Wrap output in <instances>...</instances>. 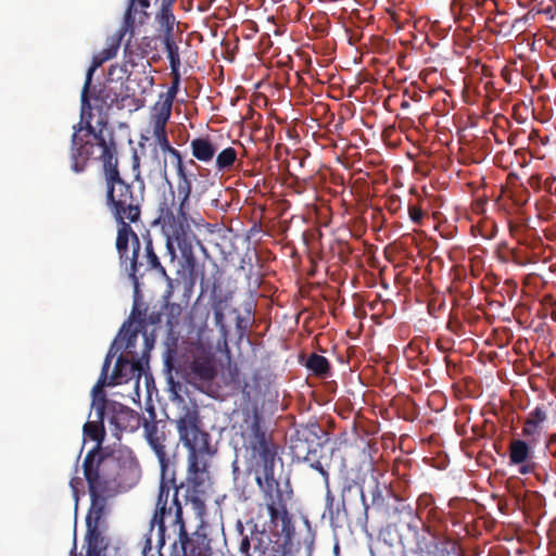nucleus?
I'll list each match as a JSON object with an SVG mask.
<instances>
[{
  "label": "nucleus",
  "mask_w": 556,
  "mask_h": 556,
  "mask_svg": "<svg viewBox=\"0 0 556 556\" xmlns=\"http://www.w3.org/2000/svg\"><path fill=\"white\" fill-rule=\"evenodd\" d=\"M306 367L315 376L320 378H326L331 375V368L328 359L325 356L316 353H313L308 356L306 361Z\"/></svg>",
  "instance_id": "nucleus-31"
},
{
  "label": "nucleus",
  "mask_w": 556,
  "mask_h": 556,
  "mask_svg": "<svg viewBox=\"0 0 556 556\" xmlns=\"http://www.w3.org/2000/svg\"><path fill=\"white\" fill-rule=\"evenodd\" d=\"M408 214H409V218L415 223V224H418L420 225L422 219H424V211L416 206V205H410L408 207Z\"/></svg>",
  "instance_id": "nucleus-42"
},
{
  "label": "nucleus",
  "mask_w": 556,
  "mask_h": 556,
  "mask_svg": "<svg viewBox=\"0 0 556 556\" xmlns=\"http://www.w3.org/2000/svg\"><path fill=\"white\" fill-rule=\"evenodd\" d=\"M374 485L370 491L371 507L379 514L386 517H391L396 513L405 514L408 518L406 522L408 533L401 534L400 540L406 556H435L429 549V544L426 542L422 533L419 531V520L413 515V509L409 505L404 503L393 493V491L386 484H380L376 480L372 481Z\"/></svg>",
  "instance_id": "nucleus-4"
},
{
  "label": "nucleus",
  "mask_w": 556,
  "mask_h": 556,
  "mask_svg": "<svg viewBox=\"0 0 556 556\" xmlns=\"http://www.w3.org/2000/svg\"><path fill=\"white\" fill-rule=\"evenodd\" d=\"M223 301L217 300L213 303L214 318L217 327L224 328L225 314L222 306Z\"/></svg>",
  "instance_id": "nucleus-39"
},
{
  "label": "nucleus",
  "mask_w": 556,
  "mask_h": 556,
  "mask_svg": "<svg viewBox=\"0 0 556 556\" xmlns=\"http://www.w3.org/2000/svg\"><path fill=\"white\" fill-rule=\"evenodd\" d=\"M150 350L146 348L141 358L136 361H129L123 355H119L116 359L113 372L110 377L109 384H122L129 380L136 379L139 381L141 376L144 374V365L148 364V353Z\"/></svg>",
  "instance_id": "nucleus-17"
},
{
  "label": "nucleus",
  "mask_w": 556,
  "mask_h": 556,
  "mask_svg": "<svg viewBox=\"0 0 556 556\" xmlns=\"http://www.w3.org/2000/svg\"><path fill=\"white\" fill-rule=\"evenodd\" d=\"M189 163H190L191 165H195V162H194V160H192V159L189 161Z\"/></svg>",
  "instance_id": "nucleus-57"
},
{
  "label": "nucleus",
  "mask_w": 556,
  "mask_h": 556,
  "mask_svg": "<svg viewBox=\"0 0 556 556\" xmlns=\"http://www.w3.org/2000/svg\"><path fill=\"white\" fill-rule=\"evenodd\" d=\"M237 151L232 147L222 150L216 155L215 167L218 172H230L237 161Z\"/></svg>",
  "instance_id": "nucleus-33"
},
{
  "label": "nucleus",
  "mask_w": 556,
  "mask_h": 556,
  "mask_svg": "<svg viewBox=\"0 0 556 556\" xmlns=\"http://www.w3.org/2000/svg\"><path fill=\"white\" fill-rule=\"evenodd\" d=\"M180 441L189 452H213L210 444V434L198 426V410L195 407L187 408L177 420Z\"/></svg>",
  "instance_id": "nucleus-11"
},
{
  "label": "nucleus",
  "mask_w": 556,
  "mask_h": 556,
  "mask_svg": "<svg viewBox=\"0 0 556 556\" xmlns=\"http://www.w3.org/2000/svg\"><path fill=\"white\" fill-rule=\"evenodd\" d=\"M437 455L440 458V463L439 464L434 463V457H431V460H432L431 466H433L438 469H444L447 465V460H446L447 454H437Z\"/></svg>",
  "instance_id": "nucleus-48"
},
{
  "label": "nucleus",
  "mask_w": 556,
  "mask_h": 556,
  "mask_svg": "<svg viewBox=\"0 0 556 556\" xmlns=\"http://www.w3.org/2000/svg\"><path fill=\"white\" fill-rule=\"evenodd\" d=\"M104 435L105 430L102 422L87 421L83 428V446L80 452H84L89 443L92 444L88 447L87 452H105L102 448Z\"/></svg>",
  "instance_id": "nucleus-23"
},
{
  "label": "nucleus",
  "mask_w": 556,
  "mask_h": 556,
  "mask_svg": "<svg viewBox=\"0 0 556 556\" xmlns=\"http://www.w3.org/2000/svg\"><path fill=\"white\" fill-rule=\"evenodd\" d=\"M80 456H81V453H78L77 462L79 460Z\"/></svg>",
  "instance_id": "nucleus-62"
},
{
  "label": "nucleus",
  "mask_w": 556,
  "mask_h": 556,
  "mask_svg": "<svg viewBox=\"0 0 556 556\" xmlns=\"http://www.w3.org/2000/svg\"><path fill=\"white\" fill-rule=\"evenodd\" d=\"M192 503L199 511H202L205 508L204 503L198 497H193Z\"/></svg>",
  "instance_id": "nucleus-49"
},
{
  "label": "nucleus",
  "mask_w": 556,
  "mask_h": 556,
  "mask_svg": "<svg viewBox=\"0 0 556 556\" xmlns=\"http://www.w3.org/2000/svg\"><path fill=\"white\" fill-rule=\"evenodd\" d=\"M166 181L168 191L164 192L159 201L156 223L161 225L166 237V254L169 262L175 263L177 248L193 274L195 269L192 244L194 235L189 224L192 178L177 180L176 189L168 179Z\"/></svg>",
  "instance_id": "nucleus-1"
},
{
  "label": "nucleus",
  "mask_w": 556,
  "mask_h": 556,
  "mask_svg": "<svg viewBox=\"0 0 556 556\" xmlns=\"http://www.w3.org/2000/svg\"><path fill=\"white\" fill-rule=\"evenodd\" d=\"M160 34H161L162 42H163L164 46L176 42V40H175V29L160 31Z\"/></svg>",
  "instance_id": "nucleus-44"
},
{
  "label": "nucleus",
  "mask_w": 556,
  "mask_h": 556,
  "mask_svg": "<svg viewBox=\"0 0 556 556\" xmlns=\"http://www.w3.org/2000/svg\"><path fill=\"white\" fill-rule=\"evenodd\" d=\"M149 7L150 0H129L124 14L123 26L118 31V41H122L124 36L127 34H130V37H134L136 28L147 24L150 18V14L147 11ZM118 46L119 42L104 50V60L114 58Z\"/></svg>",
  "instance_id": "nucleus-15"
},
{
  "label": "nucleus",
  "mask_w": 556,
  "mask_h": 556,
  "mask_svg": "<svg viewBox=\"0 0 556 556\" xmlns=\"http://www.w3.org/2000/svg\"><path fill=\"white\" fill-rule=\"evenodd\" d=\"M160 556H163V555L161 554ZM170 556H180V555L178 554V552H175V554L170 555Z\"/></svg>",
  "instance_id": "nucleus-58"
},
{
  "label": "nucleus",
  "mask_w": 556,
  "mask_h": 556,
  "mask_svg": "<svg viewBox=\"0 0 556 556\" xmlns=\"http://www.w3.org/2000/svg\"><path fill=\"white\" fill-rule=\"evenodd\" d=\"M508 465L517 467V471L521 475L534 472L536 464L532 462L531 454H508Z\"/></svg>",
  "instance_id": "nucleus-32"
},
{
  "label": "nucleus",
  "mask_w": 556,
  "mask_h": 556,
  "mask_svg": "<svg viewBox=\"0 0 556 556\" xmlns=\"http://www.w3.org/2000/svg\"><path fill=\"white\" fill-rule=\"evenodd\" d=\"M83 467L89 493L100 494L114 479L118 463L114 454H87Z\"/></svg>",
  "instance_id": "nucleus-8"
},
{
  "label": "nucleus",
  "mask_w": 556,
  "mask_h": 556,
  "mask_svg": "<svg viewBox=\"0 0 556 556\" xmlns=\"http://www.w3.org/2000/svg\"><path fill=\"white\" fill-rule=\"evenodd\" d=\"M169 117L170 116L155 114V113H152V116H151L153 137H154L155 142L159 146L161 152L164 155H166V153L174 148L168 140L167 131H166V124H167Z\"/></svg>",
  "instance_id": "nucleus-26"
},
{
  "label": "nucleus",
  "mask_w": 556,
  "mask_h": 556,
  "mask_svg": "<svg viewBox=\"0 0 556 556\" xmlns=\"http://www.w3.org/2000/svg\"><path fill=\"white\" fill-rule=\"evenodd\" d=\"M217 288H218V286L216 283H214V286H213V292L214 293L216 292Z\"/></svg>",
  "instance_id": "nucleus-56"
},
{
  "label": "nucleus",
  "mask_w": 556,
  "mask_h": 556,
  "mask_svg": "<svg viewBox=\"0 0 556 556\" xmlns=\"http://www.w3.org/2000/svg\"><path fill=\"white\" fill-rule=\"evenodd\" d=\"M362 500H363V503H364V505H365V508H366V509H368V508H369V506H368V505L366 504V502H365V495H364V493H363V492H362Z\"/></svg>",
  "instance_id": "nucleus-53"
},
{
  "label": "nucleus",
  "mask_w": 556,
  "mask_h": 556,
  "mask_svg": "<svg viewBox=\"0 0 556 556\" xmlns=\"http://www.w3.org/2000/svg\"><path fill=\"white\" fill-rule=\"evenodd\" d=\"M165 426H162L161 428L156 422H148L144 424V433L146 438L150 444V446L154 450V452H164L166 448L165 445V432H164Z\"/></svg>",
  "instance_id": "nucleus-28"
},
{
  "label": "nucleus",
  "mask_w": 556,
  "mask_h": 556,
  "mask_svg": "<svg viewBox=\"0 0 556 556\" xmlns=\"http://www.w3.org/2000/svg\"><path fill=\"white\" fill-rule=\"evenodd\" d=\"M114 222L117 225L115 245L119 254V258L122 262L129 261V242H131L132 250H135L137 245H140L139 238L131 227L132 224H137L138 222H130L127 219H114Z\"/></svg>",
  "instance_id": "nucleus-19"
},
{
  "label": "nucleus",
  "mask_w": 556,
  "mask_h": 556,
  "mask_svg": "<svg viewBox=\"0 0 556 556\" xmlns=\"http://www.w3.org/2000/svg\"><path fill=\"white\" fill-rule=\"evenodd\" d=\"M98 124H100L101 126H106L108 123H106V121L100 119L98 122Z\"/></svg>",
  "instance_id": "nucleus-54"
},
{
  "label": "nucleus",
  "mask_w": 556,
  "mask_h": 556,
  "mask_svg": "<svg viewBox=\"0 0 556 556\" xmlns=\"http://www.w3.org/2000/svg\"><path fill=\"white\" fill-rule=\"evenodd\" d=\"M70 486L73 490L74 495L77 497L79 488L83 486V480L79 477H74L70 481Z\"/></svg>",
  "instance_id": "nucleus-47"
},
{
  "label": "nucleus",
  "mask_w": 556,
  "mask_h": 556,
  "mask_svg": "<svg viewBox=\"0 0 556 556\" xmlns=\"http://www.w3.org/2000/svg\"><path fill=\"white\" fill-rule=\"evenodd\" d=\"M328 433L317 424H312L296 431V444L291 445L293 452H317L328 443Z\"/></svg>",
  "instance_id": "nucleus-18"
},
{
  "label": "nucleus",
  "mask_w": 556,
  "mask_h": 556,
  "mask_svg": "<svg viewBox=\"0 0 556 556\" xmlns=\"http://www.w3.org/2000/svg\"><path fill=\"white\" fill-rule=\"evenodd\" d=\"M439 556H467L458 542L444 540L438 546Z\"/></svg>",
  "instance_id": "nucleus-35"
},
{
  "label": "nucleus",
  "mask_w": 556,
  "mask_h": 556,
  "mask_svg": "<svg viewBox=\"0 0 556 556\" xmlns=\"http://www.w3.org/2000/svg\"><path fill=\"white\" fill-rule=\"evenodd\" d=\"M116 344H117V340H114V342L112 343L105 358H104V362H103V365H102V369H101V375L99 377V380L98 382L96 383V386L92 388V393L96 395L98 392H102L103 388L105 386H110L109 382H110V378L108 377V374H109V369L111 367V363H112V359L113 357L115 356L118 348H116Z\"/></svg>",
  "instance_id": "nucleus-30"
},
{
  "label": "nucleus",
  "mask_w": 556,
  "mask_h": 556,
  "mask_svg": "<svg viewBox=\"0 0 556 556\" xmlns=\"http://www.w3.org/2000/svg\"><path fill=\"white\" fill-rule=\"evenodd\" d=\"M140 262H141L142 264H144V258H143V257H140Z\"/></svg>",
  "instance_id": "nucleus-60"
},
{
  "label": "nucleus",
  "mask_w": 556,
  "mask_h": 556,
  "mask_svg": "<svg viewBox=\"0 0 556 556\" xmlns=\"http://www.w3.org/2000/svg\"><path fill=\"white\" fill-rule=\"evenodd\" d=\"M175 1L176 0H163V5H161V9L155 16L159 24V31L175 29L176 17L172 11V5Z\"/></svg>",
  "instance_id": "nucleus-29"
},
{
  "label": "nucleus",
  "mask_w": 556,
  "mask_h": 556,
  "mask_svg": "<svg viewBox=\"0 0 556 556\" xmlns=\"http://www.w3.org/2000/svg\"><path fill=\"white\" fill-rule=\"evenodd\" d=\"M534 442H530L523 438V440H515L511 443L509 452H529L530 446H535Z\"/></svg>",
  "instance_id": "nucleus-41"
},
{
  "label": "nucleus",
  "mask_w": 556,
  "mask_h": 556,
  "mask_svg": "<svg viewBox=\"0 0 556 556\" xmlns=\"http://www.w3.org/2000/svg\"><path fill=\"white\" fill-rule=\"evenodd\" d=\"M68 556H77V544H76V539H74V542H73V547L70 552V555Z\"/></svg>",
  "instance_id": "nucleus-51"
},
{
  "label": "nucleus",
  "mask_w": 556,
  "mask_h": 556,
  "mask_svg": "<svg viewBox=\"0 0 556 556\" xmlns=\"http://www.w3.org/2000/svg\"><path fill=\"white\" fill-rule=\"evenodd\" d=\"M91 505L86 516L87 530L108 529L105 519L106 498L99 493L90 494Z\"/></svg>",
  "instance_id": "nucleus-21"
},
{
  "label": "nucleus",
  "mask_w": 556,
  "mask_h": 556,
  "mask_svg": "<svg viewBox=\"0 0 556 556\" xmlns=\"http://www.w3.org/2000/svg\"><path fill=\"white\" fill-rule=\"evenodd\" d=\"M241 320H242V319H241V317L239 316V317L237 318V326H238V327H240V323H241Z\"/></svg>",
  "instance_id": "nucleus-55"
},
{
  "label": "nucleus",
  "mask_w": 556,
  "mask_h": 556,
  "mask_svg": "<svg viewBox=\"0 0 556 556\" xmlns=\"http://www.w3.org/2000/svg\"><path fill=\"white\" fill-rule=\"evenodd\" d=\"M333 497L330 496V493L327 494V506L332 507Z\"/></svg>",
  "instance_id": "nucleus-52"
},
{
  "label": "nucleus",
  "mask_w": 556,
  "mask_h": 556,
  "mask_svg": "<svg viewBox=\"0 0 556 556\" xmlns=\"http://www.w3.org/2000/svg\"><path fill=\"white\" fill-rule=\"evenodd\" d=\"M552 318L556 321V315L555 314L552 315Z\"/></svg>",
  "instance_id": "nucleus-61"
},
{
  "label": "nucleus",
  "mask_w": 556,
  "mask_h": 556,
  "mask_svg": "<svg viewBox=\"0 0 556 556\" xmlns=\"http://www.w3.org/2000/svg\"><path fill=\"white\" fill-rule=\"evenodd\" d=\"M236 529L240 535L239 552L244 556H268L271 549V540L264 528L253 519L244 525L238 520Z\"/></svg>",
  "instance_id": "nucleus-10"
},
{
  "label": "nucleus",
  "mask_w": 556,
  "mask_h": 556,
  "mask_svg": "<svg viewBox=\"0 0 556 556\" xmlns=\"http://www.w3.org/2000/svg\"><path fill=\"white\" fill-rule=\"evenodd\" d=\"M130 100L128 94H123L122 91H117L116 86L112 84L104 85L93 97L94 106L102 111L104 109H111L116 106L117 109H124L126 102Z\"/></svg>",
  "instance_id": "nucleus-20"
},
{
  "label": "nucleus",
  "mask_w": 556,
  "mask_h": 556,
  "mask_svg": "<svg viewBox=\"0 0 556 556\" xmlns=\"http://www.w3.org/2000/svg\"><path fill=\"white\" fill-rule=\"evenodd\" d=\"M127 270L135 289H138L139 278H142L149 270H155L169 282V286L172 285V278L166 274L159 256L155 254L151 239L146 241L143 251L140 245H137L136 249L131 251Z\"/></svg>",
  "instance_id": "nucleus-12"
},
{
  "label": "nucleus",
  "mask_w": 556,
  "mask_h": 556,
  "mask_svg": "<svg viewBox=\"0 0 556 556\" xmlns=\"http://www.w3.org/2000/svg\"><path fill=\"white\" fill-rule=\"evenodd\" d=\"M161 466V481L159 495L155 504V511L151 519V531L157 526L159 546L165 544V525L164 519L168 515H175L174 500H178V489L175 483V473L169 472L167 457L168 454H156ZM179 503V501H177Z\"/></svg>",
  "instance_id": "nucleus-5"
},
{
  "label": "nucleus",
  "mask_w": 556,
  "mask_h": 556,
  "mask_svg": "<svg viewBox=\"0 0 556 556\" xmlns=\"http://www.w3.org/2000/svg\"><path fill=\"white\" fill-rule=\"evenodd\" d=\"M174 527L177 529V540L173 543L174 552H177V547L179 546L181 549L180 556H212L211 540L207 538L206 533L197 530L192 534H189L182 519L181 505L176 498L174 500Z\"/></svg>",
  "instance_id": "nucleus-9"
},
{
  "label": "nucleus",
  "mask_w": 556,
  "mask_h": 556,
  "mask_svg": "<svg viewBox=\"0 0 556 556\" xmlns=\"http://www.w3.org/2000/svg\"><path fill=\"white\" fill-rule=\"evenodd\" d=\"M197 353L192 351V359H175L176 351L168 349L165 356V365L168 369H175L189 382H211L217 376L216 366L213 357L204 351L195 349Z\"/></svg>",
  "instance_id": "nucleus-7"
},
{
  "label": "nucleus",
  "mask_w": 556,
  "mask_h": 556,
  "mask_svg": "<svg viewBox=\"0 0 556 556\" xmlns=\"http://www.w3.org/2000/svg\"><path fill=\"white\" fill-rule=\"evenodd\" d=\"M200 286H201V291H202V292H203L205 289H207V285H206V282H205V277H204V274H203V273L201 274Z\"/></svg>",
  "instance_id": "nucleus-50"
},
{
  "label": "nucleus",
  "mask_w": 556,
  "mask_h": 556,
  "mask_svg": "<svg viewBox=\"0 0 556 556\" xmlns=\"http://www.w3.org/2000/svg\"><path fill=\"white\" fill-rule=\"evenodd\" d=\"M166 154L169 155L170 163L174 165V167L184 163L181 153L176 148H173Z\"/></svg>",
  "instance_id": "nucleus-43"
},
{
  "label": "nucleus",
  "mask_w": 556,
  "mask_h": 556,
  "mask_svg": "<svg viewBox=\"0 0 556 556\" xmlns=\"http://www.w3.org/2000/svg\"><path fill=\"white\" fill-rule=\"evenodd\" d=\"M282 538V542H275V544L271 546L270 553L268 556H287V546L291 545L292 541L290 543L285 542V536Z\"/></svg>",
  "instance_id": "nucleus-40"
},
{
  "label": "nucleus",
  "mask_w": 556,
  "mask_h": 556,
  "mask_svg": "<svg viewBox=\"0 0 556 556\" xmlns=\"http://www.w3.org/2000/svg\"><path fill=\"white\" fill-rule=\"evenodd\" d=\"M147 324L157 325L162 321V312H151L146 316Z\"/></svg>",
  "instance_id": "nucleus-46"
},
{
  "label": "nucleus",
  "mask_w": 556,
  "mask_h": 556,
  "mask_svg": "<svg viewBox=\"0 0 556 556\" xmlns=\"http://www.w3.org/2000/svg\"><path fill=\"white\" fill-rule=\"evenodd\" d=\"M147 313L138 307V305H134L130 316L127 321H125L119 330V337L122 340H125V350L130 352L131 349L136 346V341L138 338V333L143 332L146 348L150 350L153 346L154 340L149 339L147 336Z\"/></svg>",
  "instance_id": "nucleus-16"
},
{
  "label": "nucleus",
  "mask_w": 556,
  "mask_h": 556,
  "mask_svg": "<svg viewBox=\"0 0 556 556\" xmlns=\"http://www.w3.org/2000/svg\"><path fill=\"white\" fill-rule=\"evenodd\" d=\"M134 37H128L125 47L124 52L129 58L137 56L140 59L146 58L151 51L156 49V40L154 37L151 36H144L141 38L139 42L135 41L132 42L131 39Z\"/></svg>",
  "instance_id": "nucleus-27"
},
{
  "label": "nucleus",
  "mask_w": 556,
  "mask_h": 556,
  "mask_svg": "<svg viewBox=\"0 0 556 556\" xmlns=\"http://www.w3.org/2000/svg\"><path fill=\"white\" fill-rule=\"evenodd\" d=\"M260 488L263 490L266 498V506L270 517V523L279 536H285V542L290 543L294 535V526L292 517L286 506V495L280 489V483L276 479L262 481Z\"/></svg>",
  "instance_id": "nucleus-6"
},
{
  "label": "nucleus",
  "mask_w": 556,
  "mask_h": 556,
  "mask_svg": "<svg viewBox=\"0 0 556 556\" xmlns=\"http://www.w3.org/2000/svg\"><path fill=\"white\" fill-rule=\"evenodd\" d=\"M278 454H236L232 460V471L236 476L255 473L258 485L262 481L274 477V466Z\"/></svg>",
  "instance_id": "nucleus-13"
},
{
  "label": "nucleus",
  "mask_w": 556,
  "mask_h": 556,
  "mask_svg": "<svg viewBox=\"0 0 556 556\" xmlns=\"http://www.w3.org/2000/svg\"><path fill=\"white\" fill-rule=\"evenodd\" d=\"M96 67L97 64L90 66L87 71L80 96L81 121L77 126H74L75 131L72 136L71 167L75 173L84 172L90 159L100 160L102 162V174L105 172L108 161H111L112 164H114V162L115 164L118 163L116 143L113 139V135L110 134V139L108 140L102 128L97 131L91 125L92 106L90 103L89 89Z\"/></svg>",
  "instance_id": "nucleus-2"
},
{
  "label": "nucleus",
  "mask_w": 556,
  "mask_h": 556,
  "mask_svg": "<svg viewBox=\"0 0 556 556\" xmlns=\"http://www.w3.org/2000/svg\"><path fill=\"white\" fill-rule=\"evenodd\" d=\"M262 416L254 412L251 424L231 440L235 452H270V440L262 428Z\"/></svg>",
  "instance_id": "nucleus-14"
},
{
  "label": "nucleus",
  "mask_w": 556,
  "mask_h": 556,
  "mask_svg": "<svg viewBox=\"0 0 556 556\" xmlns=\"http://www.w3.org/2000/svg\"><path fill=\"white\" fill-rule=\"evenodd\" d=\"M316 454H306L304 459L306 462L311 463V467L315 470H318L326 479L328 477L327 469L325 467L329 466V463L326 462L327 459H330L331 454H321V459L315 460Z\"/></svg>",
  "instance_id": "nucleus-36"
},
{
  "label": "nucleus",
  "mask_w": 556,
  "mask_h": 556,
  "mask_svg": "<svg viewBox=\"0 0 556 556\" xmlns=\"http://www.w3.org/2000/svg\"><path fill=\"white\" fill-rule=\"evenodd\" d=\"M102 174L105 207L113 219L140 222L146 195V182L140 176V159L135 152L132 156V181H127L121 175L118 163L106 162Z\"/></svg>",
  "instance_id": "nucleus-3"
},
{
  "label": "nucleus",
  "mask_w": 556,
  "mask_h": 556,
  "mask_svg": "<svg viewBox=\"0 0 556 556\" xmlns=\"http://www.w3.org/2000/svg\"><path fill=\"white\" fill-rule=\"evenodd\" d=\"M172 76V85L167 89L166 92H162L159 96L156 103L152 109V113L162 114L170 116L173 102L178 93L179 84H180V73L179 68H175V71H170Z\"/></svg>",
  "instance_id": "nucleus-22"
},
{
  "label": "nucleus",
  "mask_w": 556,
  "mask_h": 556,
  "mask_svg": "<svg viewBox=\"0 0 556 556\" xmlns=\"http://www.w3.org/2000/svg\"><path fill=\"white\" fill-rule=\"evenodd\" d=\"M155 3L161 2V5H163V0H154Z\"/></svg>",
  "instance_id": "nucleus-59"
},
{
  "label": "nucleus",
  "mask_w": 556,
  "mask_h": 556,
  "mask_svg": "<svg viewBox=\"0 0 556 556\" xmlns=\"http://www.w3.org/2000/svg\"><path fill=\"white\" fill-rule=\"evenodd\" d=\"M176 169V173H177V180H184V179H188V178H192V174H189L188 170H187V167L185 165V163L182 164H179L178 166L175 167Z\"/></svg>",
  "instance_id": "nucleus-45"
},
{
  "label": "nucleus",
  "mask_w": 556,
  "mask_h": 556,
  "mask_svg": "<svg viewBox=\"0 0 556 556\" xmlns=\"http://www.w3.org/2000/svg\"><path fill=\"white\" fill-rule=\"evenodd\" d=\"M204 454H189V471L192 473L203 472L205 463L202 462Z\"/></svg>",
  "instance_id": "nucleus-38"
},
{
  "label": "nucleus",
  "mask_w": 556,
  "mask_h": 556,
  "mask_svg": "<svg viewBox=\"0 0 556 556\" xmlns=\"http://www.w3.org/2000/svg\"><path fill=\"white\" fill-rule=\"evenodd\" d=\"M168 61L170 71H175V68H180L181 61L179 56V47L177 42L169 43L164 46Z\"/></svg>",
  "instance_id": "nucleus-37"
},
{
  "label": "nucleus",
  "mask_w": 556,
  "mask_h": 556,
  "mask_svg": "<svg viewBox=\"0 0 556 556\" xmlns=\"http://www.w3.org/2000/svg\"><path fill=\"white\" fill-rule=\"evenodd\" d=\"M190 149L193 159L202 163L212 162L217 152V147L210 136L192 139L190 142Z\"/></svg>",
  "instance_id": "nucleus-25"
},
{
  "label": "nucleus",
  "mask_w": 556,
  "mask_h": 556,
  "mask_svg": "<svg viewBox=\"0 0 556 556\" xmlns=\"http://www.w3.org/2000/svg\"><path fill=\"white\" fill-rule=\"evenodd\" d=\"M106 529L86 531V556H106L110 539L105 534Z\"/></svg>",
  "instance_id": "nucleus-24"
},
{
  "label": "nucleus",
  "mask_w": 556,
  "mask_h": 556,
  "mask_svg": "<svg viewBox=\"0 0 556 556\" xmlns=\"http://www.w3.org/2000/svg\"><path fill=\"white\" fill-rule=\"evenodd\" d=\"M181 314V306L177 303H166L164 305L162 316H166V324L169 328V331L179 324V316Z\"/></svg>",
  "instance_id": "nucleus-34"
}]
</instances>
